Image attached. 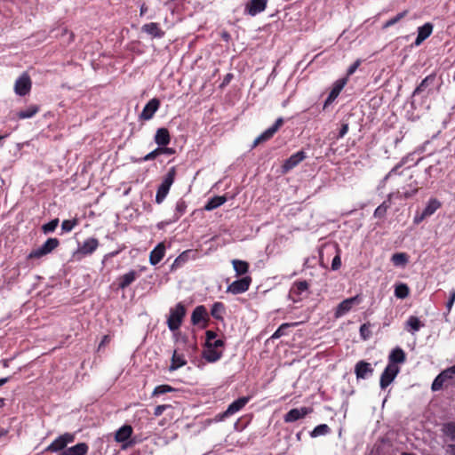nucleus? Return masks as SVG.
I'll return each instance as SVG.
<instances>
[{
	"label": "nucleus",
	"mask_w": 455,
	"mask_h": 455,
	"mask_svg": "<svg viewBox=\"0 0 455 455\" xmlns=\"http://www.w3.org/2000/svg\"><path fill=\"white\" fill-rule=\"evenodd\" d=\"M224 342L217 339V334L212 331H206L205 347L203 352L204 358L210 363L218 361L222 355V347Z\"/></svg>",
	"instance_id": "1"
},
{
	"label": "nucleus",
	"mask_w": 455,
	"mask_h": 455,
	"mask_svg": "<svg viewBox=\"0 0 455 455\" xmlns=\"http://www.w3.org/2000/svg\"><path fill=\"white\" fill-rule=\"evenodd\" d=\"M176 176V168L172 167L169 169L168 172L164 176L162 183L158 187L156 195V202L160 204L164 202L165 197L167 196L169 190L172 185L174 182Z\"/></svg>",
	"instance_id": "2"
},
{
	"label": "nucleus",
	"mask_w": 455,
	"mask_h": 455,
	"mask_svg": "<svg viewBox=\"0 0 455 455\" xmlns=\"http://www.w3.org/2000/svg\"><path fill=\"white\" fill-rule=\"evenodd\" d=\"M455 379V366H451L442 371L434 380L432 390L438 391L443 387H451Z\"/></svg>",
	"instance_id": "3"
},
{
	"label": "nucleus",
	"mask_w": 455,
	"mask_h": 455,
	"mask_svg": "<svg viewBox=\"0 0 455 455\" xmlns=\"http://www.w3.org/2000/svg\"><path fill=\"white\" fill-rule=\"evenodd\" d=\"M185 314L186 310L181 303H178L175 307L171 308L167 320V324L171 331H176L180 328Z\"/></svg>",
	"instance_id": "4"
},
{
	"label": "nucleus",
	"mask_w": 455,
	"mask_h": 455,
	"mask_svg": "<svg viewBox=\"0 0 455 455\" xmlns=\"http://www.w3.org/2000/svg\"><path fill=\"white\" fill-rule=\"evenodd\" d=\"M441 202L436 198H431L427 203L426 207L421 212H417L413 218V223L418 225L421 223L425 219L432 216L440 207Z\"/></svg>",
	"instance_id": "5"
},
{
	"label": "nucleus",
	"mask_w": 455,
	"mask_h": 455,
	"mask_svg": "<svg viewBox=\"0 0 455 455\" xmlns=\"http://www.w3.org/2000/svg\"><path fill=\"white\" fill-rule=\"evenodd\" d=\"M361 302L362 298L360 295H355L354 297L344 299L337 306L334 312V316L336 318H340L348 313L354 306L359 305Z\"/></svg>",
	"instance_id": "6"
},
{
	"label": "nucleus",
	"mask_w": 455,
	"mask_h": 455,
	"mask_svg": "<svg viewBox=\"0 0 455 455\" xmlns=\"http://www.w3.org/2000/svg\"><path fill=\"white\" fill-rule=\"evenodd\" d=\"M32 81L28 73H22L15 81L14 92L19 96H25L31 91Z\"/></svg>",
	"instance_id": "7"
},
{
	"label": "nucleus",
	"mask_w": 455,
	"mask_h": 455,
	"mask_svg": "<svg viewBox=\"0 0 455 455\" xmlns=\"http://www.w3.org/2000/svg\"><path fill=\"white\" fill-rule=\"evenodd\" d=\"M75 440V435L70 433H65L64 435H60L56 438L47 448L46 451L52 452H58L60 451L66 450L65 448L68 443H73Z\"/></svg>",
	"instance_id": "8"
},
{
	"label": "nucleus",
	"mask_w": 455,
	"mask_h": 455,
	"mask_svg": "<svg viewBox=\"0 0 455 455\" xmlns=\"http://www.w3.org/2000/svg\"><path fill=\"white\" fill-rule=\"evenodd\" d=\"M399 367L394 363H388L380 376V387L382 389L389 386L399 373Z\"/></svg>",
	"instance_id": "9"
},
{
	"label": "nucleus",
	"mask_w": 455,
	"mask_h": 455,
	"mask_svg": "<svg viewBox=\"0 0 455 455\" xmlns=\"http://www.w3.org/2000/svg\"><path fill=\"white\" fill-rule=\"evenodd\" d=\"M251 283V278L250 276H243L231 283L228 286L227 291L232 294L243 293L249 289Z\"/></svg>",
	"instance_id": "10"
},
{
	"label": "nucleus",
	"mask_w": 455,
	"mask_h": 455,
	"mask_svg": "<svg viewBox=\"0 0 455 455\" xmlns=\"http://www.w3.org/2000/svg\"><path fill=\"white\" fill-rule=\"evenodd\" d=\"M309 284L307 281H298L291 286L290 296L293 301H299L307 295Z\"/></svg>",
	"instance_id": "11"
},
{
	"label": "nucleus",
	"mask_w": 455,
	"mask_h": 455,
	"mask_svg": "<svg viewBox=\"0 0 455 455\" xmlns=\"http://www.w3.org/2000/svg\"><path fill=\"white\" fill-rule=\"evenodd\" d=\"M132 432V427L130 425H124L116 432L115 440L122 443V449H127L131 445L132 443L129 442V439Z\"/></svg>",
	"instance_id": "12"
},
{
	"label": "nucleus",
	"mask_w": 455,
	"mask_h": 455,
	"mask_svg": "<svg viewBox=\"0 0 455 455\" xmlns=\"http://www.w3.org/2000/svg\"><path fill=\"white\" fill-rule=\"evenodd\" d=\"M283 119L282 117H279L271 127L267 129L264 132H262L259 136H258L255 139L253 145L257 146L259 143L265 142L271 139L274 136V134L278 131V129L283 125Z\"/></svg>",
	"instance_id": "13"
},
{
	"label": "nucleus",
	"mask_w": 455,
	"mask_h": 455,
	"mask_svg": "<svg viewBox=\"0 0 455 455\" xmlns=\"http://www.w3.org/2000/svg\"><path fill=\"white\" fill-rule=\"evenodd\" d=\"M310 412H312V409L307 407L291 409L284 415V421L287 423L294 422L299 419L304 418Z\"/></svg>",
	"instance_id": "14"
},
{
	"label": "nucleus",
	"mask_w": 455,
	"mask_h": 455,
	"mask_svg": "<svg viewBox=\"0 0 455 455\" xmlns=\"http://www.w3.org/2000/svg\"><path fill=\"white\" fill-rule=\"evenodd\" d=\"M306 158V154L304 151H299L293 155H291L283 164V172H287L290 170L296 167L299 163H301Z\"/></svg>",
	"instance_id": "15"
},
{
	"label": "nucleus",
	"mask_w": 455,
	"mask_h": 455,
	"mask_svg": "<svg viewBox=\"0 0 455 455\" xmlns=\"http://www.w3.org/2000/svg\"><path fill=\"white\" fill-rule=\"evenodd\" d=\"M433 25L430 22L425 23L418 28V35L414 42L415 46H419L433 32Z\"/></svg>",
	"instance_id": "16"
},
{
	"label": "nucleus",
	"mask_w": 455,
	"mask_h": 455,
	"mask_svg": "<svg viewBox=\"0 0 455 455\" xmlns=\"http://www.w3.org/2000/svg\"><path fill=\"white\" fill-rule=\"evenodd\" d=\"M160 106V101L157 99L150 100L144 107L140 118L144 120H149L153 117L155 113L157 111Z\"/></svg>",
	"instance_id": "17"
},
{
	"label": "nucleus",
	"mask_w": 455,
	"mask_h": 455,
	"mask_svg": "<svg viewBox=\"0 0 455 455\" xmlns=\"http://www.w3.org/2000/svg\"><path fill=\"white\" fill-rule=\"evenodd\" d=\"M250 398L243 396L234 401L223 413L224 417L231 416L242 410L249 402Z\"/></svg>",
	"instance_id": "18"
},
{
	"label": "nucleus",
	"mask_w": 455,
	"mask_h": 455,
	"mask_svg": "<svg viewBox=\"0 0 455 455\" xmlns=\"http://www.w3.org/2000/svg\"><path fill=\"white\" fill-rule=\"evenodd\" d=\"M267 2V0H251L245 9L251 16H255L266 9Z\"/></svg>",
	"instance_id": "19"
},
{
	"label": "nucleus",
	"mask_w": 455,
	"mask_h": 455,
	"mask_svg": "<svg viewBox=\"0 0 455 455\" xmlns=\"http://www.w3.org/2000/svg\"><path fill=\"white\" fill-rule=\"evenodd\" d=\"M373 372L371 363L359 361L355 367V373L357 379H365Z\"/></svg>",
	"instance_id": "20"
},
{
	"label": "nucleus",
	"mask_w": 455,
	"mask_h": 455,
	"mask_svg": "<svg viewBox=\"0 0 455 455\" xmlns=\"http://www.w3.org/2000/svg\"><path fill=\"white\" fill-rule=\"evenodd\" d=\"M166 247L164 243H159L150 252L149 262L151 265L159 263L165 255Z\"/></svg>",
	"instance_id": "21"
},
{
	"label": "nucleus",
	"mask_w": 455,
	"mask_h": 455,
	"mask_svg": "<svg viewBox=\"0 0 455 455\" xmlns=\"http://www.w3.org/2000/svg\"><path fill=\"white\" fill-rule=\"evenodd\" d=\"M99 246V242L96 238L91 237L86 239L83 244L78 248L77 252L83 255L92 254Z\"/></svg>",
	"instance_id": "22"
},
{
	"label": "nucleus",
	"mask_w": 455,
	"mask_h": 455,
	"mask_svg": "<svg viewBox=\"0 0 455 455\" xmlns=\"http://www.w3.org/2000/svg\"><path fill=\"white\" fill-rule=\"evenodd\" d=\"M88 445L85 443H79L69 447L60 453V455H85L88 451Z\"/></svg>",
	"instance_id": "23"
},
{
	"label": "nucleus",
	"mask_w": 455,
	"mask_h": 455,
	"mask_svg": "<svg viewBox=\"0 0 455 455\" xmlns=\"http://www.w3.org/2000/svg\"><path fill=\"white\" fill-rule=\"evenodd\" d=\"M346 83V79L339 80L335 83L333 88L331 89L329 96L325 100L324 107L327 106L328 104H331L333 100H335V99L339 96V94L344 88Z\"/></svg>",
	"instance_id": "24"
},
{
	"label": "nucleus",
	"mask_w": 455,
	"mask_h": 455,
	"mask_svg": "<svg viewBox=\"0 0 455 455\" xmlns=\"http://www.w3.org/2000/svg\"><path fill=\"white\" fill-rule=\"evenodd\" d=\"M170 133L165 128H159L155 135V141L158 146L164 147L170 143Z\"/></svg>",
	"instance_id": "25"
},
{
	"label": "nucleus",
	"mask_w": 455,
	"mask_h": 455,
	"mask_svg": "<svg viewBox=\"0 0 455 455\" xmlns=\"http://www.w3.org/2000/svg\"><path fill=\"white\" fill-rule=\"evenodd\" d=\"M142 31L154 37L160 38L164 36V32L160 29L158 24L155 22L145 24L142 27Z\"/></svg>",
	"instance_id": "26"
},
{
	"label": "nucleus",
	"mask_w": 455,
	"mask_h": 455,
	"mask_svg": "<svg viewBox=\"0 0 455 455\" xmlns=\"http://www.w3.org/2000/svg\"><path fill=\"white\" fill-rule=\"evenodd\" d=\"M207 316L206 308L204 306L196 307L191 315V321L193 324H198L202 321H204Z\"/></svg>",
	"instance_id": "27"
},
{
	"label": "nucleus",
	"mask_w": 455,
	"mask_h": 455,
	"mask_svg": "<svg viewBox=\"0 0 455 455\" xmlns=\"http://www.w3.org/2000/svg\"><path fill=\"white\" fill-rule=\"evenodd\" d=\"M187 363V361L182 354H179L176 350L173 352L172 357V363L170 365L169 370L171 371H176L177 369L184 366Z\"/></svg>",
	"instance_id": "28"
},
{
	"label": "nucleus",
	"mask_w": 455,
	"mask_h": 455,
	"mask_svg": "<svg viewBox=\"0 0 455 455\" xmlns=\"http://www.w3.org/2000/svg\"><path fill=\"white\" fill-rule=\"evenodd\" d=\"M423 326L424 324L421 323V321L414 315L410 316L406 322V329L411 334H414L419 331V329Z\"/></svg>",
	"instance_id": "29"
},
{
	"label": "nucleus",
	"mask_w": 455,
	"mask_h": 455,
	"mask_svg": "<svg viewBox=\"0 0 455 455\" xmlns=\"http://www.w3.org/2000/svg\"><path fill=\"white\" fill-rule=\"evenodd\" d=\"M137 278V273L133 270L123 275L119 278L118 286L121 289H124L129 286L132 282H134Z\"/></svg>",
	"instance_id": "30"
},
{
	"label": "nucleus",
	"mask_w": 455,
	"mask_h": 455,
	"mask_svg": "<svg viewBox=\"0 0 455 455\" xmlns=\"http://www.w3.org/2000/svg\"><path fill=\"white\" fill-rule=\"evenodd\" d=\"M226 202L227 198L225 196H214L211 198L204 205V210L208 212L212 211L224 204Z\"/></svg>",
	"instance_id": "31"
},
{
	"label": "nucleus",
	"mask_w": 455,
	"mask_h": 455,
	"mask_svg": "<svg viewBox=\"0 0 455 455\" xmlns=\"http://www.w3.org/2000/svg\"><path fill=\"white\" fill-rule=\"evenodd\" d=\"M232 265L236 275H245L249 270V264L244 260L233 259Z\"/></svg>",
	"instance_id": "32"
},
{
	"label": "nucleus",
	"mask_w": 455,
	"mask_h": 455,
	"mask_svg": "<svg viewBox=\"0 0 455 455\" xmlns=\"http://www.w3.org/2000/svg\"><path fill=\"white\" fill-rule=\"evenodd\" d=\"M39 111V108L36 105H30L26 109L20 110L17 113V116L20 119H28L33 117Z\"/></svg>",
	"instance_id": "33"
},
{
	"label": "nucleus",
	"mask_w": 455,
	"mask_h": 455,
	"mask_svg": "<svg viewBox=\"0 0 455 455\" xmlns=\"http://www.w3.org/2000/svg\"><path fill=\"white\" fill-rule=\"evenodd\" d=\"M405 360L404 352L401 348H395L392 350L389 355V363H401Z\"/></svg>",
	"instance_id": "34"
},
{
	"label": "nucleus",
	"mask_w": 455,
	"mask_h": 455,
	"mask_svg": "<svg viewBox=\"0 0 455 455\" xmlns=\"http://www.w3.org/2000/svg\"><path fill=\"white\" fill-rule=\"evenodd\" d=\"M212 315L216 319H222L225 314V306L221 302H215L211 310Z\"/></svg>",
	"instance_id": "35"
},
{
	"label": "nucleus",
	"mask_w": 455,
	"mask_h": 455,
	"mask_svg": "<svg viewBox=\"0 0 455 455\" xmlns=\"http://www.w3.org/2000/svg\"><path fill=\"white\" fill-rule=\"evenodd\" d=\"M391 260L395 266L404 267L408 262V256L404 252L395 253Z\"/></svg>",
	"instance_id": "36"
},
{
	"label": "nucleus",
	"mask_w": 455,
	"mask_h": 455,
	"mask_svg": "<svg viewBox=\"0 0 455 455\" xmlns=\"http://www.w3.org/2000/svg\"><path fill=\"white\" fill-rule=\"evenodd\" d=\"M330 432V427L326 424H321L316 426L313 431L310 433L311 437H318L321 435H325Z\"/></svg>",
	"instance_id": "37"
},
{
	"label": "nucleus",
	"mask_w": 455,
	"mask_h": 455,
	"mask_svg": "<svg viewBox=\"0 0 455 455\" xmlns=\"http://www.w3.org/2000/svg\"><path fill=\"white\" fill-rule=\"evenodd\" d=\"M409 287L405 283H399L395 286V295L398 299H405L409 295Z\"/></svg>",
	"instance_id": "38"
},
{
	"label": "nucleus",
	"mask_w": 455,
	"mask_h": 455,
	"mask_svg": "<svg viewBox=\"0 0 455 455\" xmlns=\"http://www.w3.org/2000/svg\"><path fill=\"white\" fill-rule=\"evenodd\" d=\"M59 245L57 238H48L46 242L41 246L46 254L52 252Z\"/></svg>",
	"instance_id": "39"
},
{
	"label": "nucleus",
	"mask_w": 455,
	"mask_h": 455,
	"mask_svg": "<svg viewBox=\"0 0 455 455\" xmlns=\"http://www.w3.org/2000/svg\"><path fill=\"white\" fill-rule=\"evenodd\" d=\"M191 253H192V251H190V250L183 251L180 255H179L175 259V260L173 262V266L180 267L182 264H184L185 262H187L188 260Z\"/></svg>",
	"instance_id": "40"
},
{
	"label": "nucleus",
	"mask_w": 455,
	"mask_h": 455,
	"mask_svg": "<svg viewBox=\"0 0 455 455\" xmlns=\"http://www.w3.org/2000/svg\"><path fill=\"white\" fill-rule=\"evenodd\" d=\"M77 224L78 221L76 219L63 220L61 223V230L66 233L70 232Z\"/></svg>",
	"instance_id": "41"
},
{
	"label": "nucleus",
	"mask_w": 455,
	"mask_h": 455,
	"mask_svg": "<svg viewBox=\"0 0 455 455\" xmlns=\"http://www.w3.org/2000/svg\"><path fill=\"white\" fill-rule=\"evenodd\" d=\"M406 14H407V11H404V12H402L398 13L394 18L387 20L386 23L383 25V28H389V27L395 25L399 20H401L403 18H404Z\"/></svg>",
	"instance_id": "42"
},
{
	"label": "nucleus",
	"mask_w": 455,
	"mask_h": 455,
	"mask_svg": "<svg viewBox=\"0 0 455 455\" xmlns=\"http://www.w3.org/2000/svg\"><path fill=\"white\" fill-rule=\"evenodd\" d=\"M186 209H187V204L185 201L183 200H179L177 203H176V206H175V215H176V218L179 219L186 212Z\"/></svg>",
	"instance_id": "43"
},
{
	"label": "nucleus",
	"mask_w": 455,
	"mask_h": 455,
	"mask_svg": "<svg viewBox=\"0 0 455 455\" xmlns=\"http://www.w3.org/2000/svg\"><path fill=\"white\" fill-rule=\"evenodd\" d=\"M390 206V204L387 203V202H384L383 204H381L379 206H378L374 212V216L376 218H382L383 216H385L387 209L389 208Z\"/></svg>",
	"instance_id": "44"
},
{
	"label": "nucleus",
	"mask_w": 455,
	"mask_h": 455,
	"mask_svg": "<svg viewBox=\"0 0 455 455\" xmlns=\"http://www.w3.org/2000/svg\"><path fill=\"white\" fill-rule=\"evenodd\" d=\"M173 388L169 385H160L155 387L153 395H159L168 392H172Z\"/></svg>",
	"instance_id": "45"
},
{
	"label": "nucleus",
	"mask_w": 455,
	"mask_h": 455,
	"mask_svg": "<svg viewBox=\"0 0 455 455\" xmlns=\"http://www.w3.org/2000/svg\"><path fill=\"white\" fill-rule=\"evenodd\" d=\"M434 81V77L427 76L426 77L420 84L415 89L414 94H419L422 92H424L425 88L429 84V83H432Z\"/></svg>",
	"instance_id": "46"
},
{
	"label": "nucleus",
	"mask_w": 455,
	"mask_h": 455,
	"mask_svg": "<svg viewBox=\"0 0 455 455\" xmlns=\"http://www.w3.org/2000/svg\"><path fill=\"white\" fill-rule=\"evenodd\" d=\"M59 224V220L58 219H55V220H52V221L44 224L42 228H43V231L44 233H50V232H52L56 229L57 226Z\"/></svg>",
	"instance_id": "47"
},
{
	"label": "nucleus",
	"mask_w": 455,
	"mask_h": 455,
	"mask_svg": "<svg viewBox=\"0 0 455 455\" xmlns=\"http://www.w3.org/2000/svg\"><path fill=\"white\" fill-rule=\"evenodd\" d=\"M291 325H296V323H283L279 326V328L274 332V334L272 335V338L273 339H278L280 338L281 336H283L285 332V330L287 328H289L290 326Z\"/></svg>",
	"instance_id": "48"
},
{
	"label": "nucleus",
	"mask_w": 455,
	"mask_h": 455,
	"mask_svg": "<svg viewBox=\"0 0 455 455\" xmlns=\"http://www.w3.org/2000/svg\"><path fill=\"white\" fill-rule=\"evenodd\" d=\"M46 255V252L43 250L42 247H39L34 251H32L29 255H28V258L29 259H33V258H41L43 256Z\"/></svg>",
	"instance_id": "49"
},
{
	"label": "nucleus",
	"mask_w": 455,
	"mask_h": 455,
	"mask_svg": "<svg viewBox=\"0 0 455 455\" xmlns=\"http://www.w3.org/2000/svg\"><path fill=\"white\" fill-rule=\"evenodd\" d=\"M160 155V149L156 148L143 157V161H149Z\"/></svg>",
	"instance_id": "50"
},
{
	"label": "nucleus",
	"mask_w": 455,
	"mask_h": 455,
	"mask_svg": "<svg viewBox=\"0 0 455 455\" xmlns=\"http://www.w3.org/2000/svg\"><path fill=\"white\" fill-rule=\"evenodd\" d=\"M340 266H341V259H340V257L339 255H337L332 259L331 268L333 270H337L340 267Z\"/></svg>",
	"instance_id": "51"
},
{
	"label": "nucleus",
	"mask_w": 455,
	"mask_h": 455,
	"mask_svg": "<svg viewBox=\"0 0 455 455\" xmlns=\"http://www.w3.org/2000/svg\"><path fill=\"white\" fill-rule=\"evenodd\" d=\"M360 63H361V61L359 60H356L355 63H353L347 69V75L350 76V75L354 74L356 71V69L358 68V67L360 66Z\"/></svg>",
	"instance_id": "52"
},
{
	"label": "nucleus",
	"mask_w": 455,
	"mask_h": 455,
	"mask_svg": "<svg viewBox=\"0 0 455 455\" xmlns=\"http://www.w3.org/2000/svg\"><path fill=\"white\" fill-rule=\"evenodd\" d=\"M455 300V291L453 292H451V295H450V299L446 304V307H447V310L448 312H451V308H452V306H453V302Z\"/></svg>",
	"instance_id": "53"
},
{
	"label": "nucleus",
	"mask_w": 455,
	"mask_h": 455,
	"mask_svg": "<svg viewBox=\"0 0 455 455\" xmlns=\"http://www.w3.org/2000/svg\"><path fill=\"white\" fill-rule=\"evenodd\" d=\"M417 191H418L417 188H413L411 191H405L403 195L399 196V198H409V197H411L412 196H414L417 193Z\"/></svg>",
	"instance_id": "54"
},
{
	"label": "nucleus",
	"mask_w": 455,
	"mask_h": 455,
	"mask_svg": "<svg viewBox=\"0 0 455 455\" xmlns=\"http://www.w3.org/2000/svg\"><path fill=\"white\" fill-rule=\"evenodd\" d=\"M168 406L167 405H158L156 407L155 409V411H154V414L156 416H160L163 414V412L165 411V409L167 408Z\"/></svg>",
	"instance_id": "55"
},
{
	"label": "nucleus",
	"mask_w": 455,
	"mask_h": 455,
	"mask_svg": "<svg viewBox=\"0 0 455 455\" xmlns=\"http://www.w3.org/2000/svg\"><path fill=\"white\" fill-rule=\"evenodd\" d=\"M368 331H369V328L366 324H363L360 327V333L364 339L368 338Z\"/></svg>",
	"instance_id": "56"
},
{
	"label": "nucleus",
	"mask_w": 455,
	"mask_h": 455,
	"mask_svg": "<svg viewBox=\"0 0 455 455\" xmlns=\"http://www.w3.org/2000/svg\"><path fill=\"white\" fill-rule=\"evenodd\" d=\"M160 149V154L172 155L174 154V149L171 148H158Z\"/></svg>",
	"instance_id": "57"
},
{
	"label": "nucleus",
	"mask_w": 455,
	"mask_h": 455,
	"mask_svg": "<svg viewBox=\"0 0 455 455\" xmlns=\"http://www.w3.org/2000/svg\"><path fill=\"white\" fill-rule=\"evenodd\" d=\"M348 131V125L347 124H343L341 129H340V132H339V137H343Z\"/></svg>",
	"instance_id": "58"
},
{
	"label": "nucleus",
	"mask_w": 455,
	"mask_h": 455,
	"mask_svg": "<svg viewBox=\"0 0 455 455\" xmlns=\"http://www.w3.org/2000/svg\"><path fill=\"white\" fill-rule=\"evenodd\" d=\"M9 380V378H3V379H0V387H2L3 385H4L5 383H7Z\"/></svg>",
	"instance_id": "59"
},
{
	"label": "nucleus",
	"mask_w": 455,
	"mask_h": 455,
	"mask_svg": "<svg viewBox=\"0 0 455 455\" xmlns=\"http://www.w3.org/2000/svg\"><path fill=\"white\" fill-rule=\"evenodd\" d=\"M451 425H447V426L445 427V429H446L447 431H449V432H450V435H451V439H452V438H453V432L451 430Z\"/></svg>",
	"instance_id": "60"
},
{
	"label": "nucleus",
	"mask_w": 455,
	"mask_h": 455,
	"mask_svg": "<svg viewBox=\"0 0 455 455\" xmlns=\"http://www.w3.org/2000/svg\"><path fill=\"white\" fill-rule=\"evenodd\" d=\"M4 399L0 398V407L4 406Z\"/></svg>",
	"instance_id": "61"
},
{
	"label": "nucleus",
	"mask_w": 455,
	"mask_h": 455,
	"mask_svg": "<svg viewBox=\"0 0 455 455\" xmlns=\"http://www.w3.org/2000/svg\"><path fill=\"white\" fill-rule=\"evenodd\" d=\"M223 37H224L226 40H228V34H224Z\"/></svg>",
	"instance_id": "62"
},
{
	"label": "nucleus",
	"mask_w": 455,
	"mask_h": 455,
	"mask_svg": "<svg viewBox=\"0 0 455 455\" xmlns=\"http://www.w3.org/2000/svg\"><path fill=\"white\" fill-rule=\"evenodd\" d=\"M5 137H6V135H4V136H0V140H3L4 138H5Z\"/></svg>",
	"instance_id": "63"
},
{
	"label": "nucleus",
	"mask_w": 455,
	"mask_h": 455,
	"mask_svg": "<svg viewBox=\"0 0 455 455\" xmlns=\"http://www.w3.org/2000/svg\"><path fill=\"white\" fill-rule=\"evenodd\" d=\"M392 195H388V201H390Z\"/></svg>",
	"instance_id": "64"
}]
</instances>
